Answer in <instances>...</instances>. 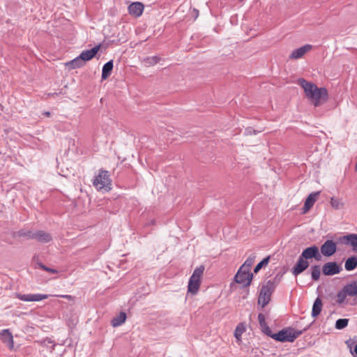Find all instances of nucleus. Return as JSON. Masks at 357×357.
<instances>
[{"instance_id":"c85d7f7f","label":"nucleus","mask_w":357,"mask_h":357,"mask_svg":"<svg viewBox=\"0 0 357 357\" xmlns=\"http://www.w3.org/2000/svg\"><path fill=\"white\" fill-rule=\"evenodd\" d=\"M349 323V319H339L336 321L335 328L337 329H343L346 326H347Z\"/></svg>"},{"instance_id":"f8f14e48","label":"nucleus","mask_w":357,"mask_h":357,"mask_svg":"<svg viewBox=\"0 0 357 357\" xmlns=\"http://www.w3.org/2000/svg\"><path fill=\"white\" fill-rule=\"evenodd\" d=\"M312 49V45L306 44L296 50H294L289 55L290 59H298L302 58L307 52Z\"/></svg>"},{"instance_id":"7c9ffc66","label":"nucleus","mask_w":357,"mask_h":357,"mask_svg":"<svg viewBox=\"0 0 357 357\" xmlns=\"http://www.w3.org/2000/svg\"><path fill=\"white\" fill-rule=\"evenodd\" d=\"M269 261V257H266L264 259L261 261H260L255 268L254 272L257 273L264 266H266L268 264Z\"/></svg>"},{"instance_id":"6ab92c4d","label":"nucleus","mask_w":357,"mask_h":357,"mask_svg":"<svg viewBox=\"0 0 357 357\" xmlns=\"http://www.w3.org/2000/svg\"><path fill=\"white\" fill-rule=\"evenodd\" d=\"M246 331V325L245 323H239L234 331V337L238 343H241L242 342V335Z\"/></svg>"},{"instance_id":"423d86ee","label":"nucleus","mask_w":357,"mask_h":357,"mask_svg":"<svg viewBox=\"0 0 357 357\" xmlns=\"http://www.w3.org/2000/svg\"><path fill=\"white\" fill-rule=\"evenodd\" d=\"M252 278L253 275L250 271L242 269L240 267L235 275V281L241 284L243 287H248L250 285Z\"/></svg>"},{"instance_id":"9d476101","label":"nucleus","mask_w":357,"mask_h":357,"mask_svg":"<svg viewBox=\"0 0 357 357\" xmlns=\"http://www.w3.org/2000/svg\"><path fill=\"white\" fill-rule=\"evenodd\" d=\"M340 266L335 261L328 262L322 266V272L325 275H333L340 272Z\"/></svg>"},{"instance_id":"f257e3e1","label":"nucleus","mask_w":357,"mask_h":357,"mask_svg":"<svg viewBox=\"0 0 357 357\" xmlns=\"http://www.w3.org/2000/svg\"><path fill=\"white\" fill-rule=\"evenodd\" d=\"M298 83L303 89L305 96L314 107L320 106L327 100L328 91L325 88H318L314 84L304 79H300Z\"/></svg>"},{"instance_id":"f03ea898","label":"nucleus","mask_w":357,"mask_h":357,"mask_svg":"<svg viewBox=\"0 0 357 357\" xmlns=\"http://www.w3.org/2000/svg\"><path fill=\"white\" fill-rule=\"evenodd\" d=\"M93 184L98 191H109L112 189V179L109 172L106 170H99L93 178Z\"/></svg>"},{"instance_id":"bb28decb","label":"nucleus","mask_w":357,"mask_h":357,"mask_svg":"<svg viewBox=\"0 0 357 357\" xmlns=\"http://www.w3.org/2000/svg\"><path fill=\"white\" fill-rule=\"evenodd\" d=\"M255 262V257H248L245 261L243 263V264L241 266L242 269H245L248 271H251L252 266L253 265Z\"/></svg>"},{"instance_id":"4be33fe9","label":"nucleus","mask_w":357,"mask_h":357,"mask_svg":"<svg viewBox=\"0 0 357 357\" xmlns=\"http://www.w3.org/2000/svg\"><path fill=\"white\" fill-rule=\"evenodd\" d=\"M126 314L123 312H121L118 315L114 317L111 321L113 327H117L123 324L126 320Z\"/></svg>"},{"instance_id":"20e7f679","label":"nucleus","mask_w":357,"mask_h":357,"mask_svg":"<svg viewBox=\"0 0 357 357\" xmlns=\"http://www.w3.org/2000/svg\"><path fill=\"white\" fill-rule=\"evenodd\" d=\"M275 284L271 281H268L262 284L258 297V305L261 307L267 305L271 298L272 294L275 290Z\"/></svg>"},{"instance_id":"4468645a","label":"nucleus","mask_w":357,"mask_h":357,"mask_svg":"<svg viewBox=\"0 0 357 357\" xmlns=\"http://www.w3.org/2000/svg\"><path fill=\"white\" fill-rule=\"evenodd\" d=\"M144 5L140 2H133L128 8L130 15L138 17L141 16L144 11Z\"/></svg>"},{"instance_id":"473e14b6","label":"nucleus","mask_w":357,"mask_h":357,"mask_svg":"<svg viewBox=\"0 0 357 357\" xmlns=\"http://www.w3.org/2000/svg\"><path fill=\"white\" fill-rule=\"evenodd\" d=\"M261 329L264 333L272 337L273 334H272L271 330L268 327V324H266L265 327H261Z\"/></svg>"},{"instance_id":"412c9836","label":"nucleus","mask_w":357,"mask_h":357,"mask_svg":"<svg viewBox=\"0 0 357 357\" xmlns=\"http://www.w3.org/2000/svg\"><path fill=\"white\" fill-rule=\"evenodd\" d=\"M85 62L82 59L80 58V56H78L73 60L66 63V66L68 67L70 69H75L79 68L84 66Z\"/></svg>"},{"instance_id":"a211bd4d","label":"nucleus","mask_w":357,"mask_h":357,"mask_svg":"<svg viewBox=\"0 0 357 357\" xmlns=\"http://www.w3.org/2000/svg\"><path fill=\"white\" fill-rule=\"evenodd\" d=\"M319 195V192L311 193L307 198L306 199L304 206H303V213H306L314 205L315 202L317 199V197Z\"/></svg>"},{"instance_id":"f3484780","label":"nucleus","mask_w":357,"mask_h":357,"mask_svg":"<svg viewBox=\"0 0 357 357\" xmlns=\"http://www.w3.org/2000/svg\"><path fill=\"white\" fill-rule=\"evenodd\" d=\"M308 266L309 262L303 257H300L298 260V262L296 263V266L293 269L294 275H297L300 274L303 271H305Z\"/></svg>"},{"instance_id":"1a4fd4ad","label":"nucleus","mask_w":357,"mask_h":357,"mask_svg":"<svg viewBox=\"0 0 357 357\" xmlns=\"http://www.w3.org/2000/svg\"><path fill=\"white\" fill-rule=\"evenodd\" d=\"M337 250V245L332 240H327L321 246V252L325 257L332 256Z\"/></svg>"},{"instance_id":"f704fd0d","label":"nucleus","mask_w":357,"mask_h":357,"mask_svg":"<svg viewBox=\"0 0 357 357\" xmlns=\"http://www.w3.org/2000/svg\"><path fill=\"white\" fill-rule=\"evenodd\" d=\"M59 296L61 297V298L68 299L69 301H73L74 300V297L73 296H71V295H60Z\"/></svg>"},{"instance_id":"b1692460","label":"nucleus","mask_w":357,"mask_h":357,"mask_svg":"<svg viewBox=\"0 0 357 357\" xmlns=\"http://www.w3.org/2000/svg\"><path fill=\"white\" fill-rule=\"evenodd\" d=\"M113 61L106 63L102 67V79H106L111 74L113 69Z\"/></svg>"},{"instance_id":"0eeeda50","label":"nucleus","mask_w":357,"mask_h":357,"mask_svg":"<svg viewBox=\"0 0 357 357\" xmlns=\"http://www.w3.org/2000/svg\"><path fill=\"white\" fill-rule=\"evenodd\" d=\"M301 257L305 259V260L314 258L316 260L319 261L321 258V256L319 251V248L315 245L305 249L303 251Z\"/></svg>"},{"instance_id":"a878e982","label":"nucleus","mask_w":357,"mask_h":357,"mask_svg":"<svg viewBox=\"0 0 357 357\" xmlns=\"http://www.w3.org/2000/svg\"><path fill=\"white\" fill-rule=\"evenodd\" d=\"M330 204L331 207L335 210L342 208L344 206V204L341 199L335 197L331 198Z\"/></svg>"},{"instance_id":"7ed1b4c3","label":"nucleus","mask_w":357,"mask_h":357,"mask_svg":"<svg viewBox=\"0 0 357 357\" xmlns=\"http://www.w3.org/2000/svg\"><path fill=\"white\" fill-rule=\"evenodd\" d=\"M204 271V266L202 265L199 266V267L195 269L188 282V293H190L192 295H195L197 294L201 285V279L202 278Z\"/></svg>"},{"instance_id":"5701e85b","label":"nucleus","mask_w":357,"mask_h":357,"mask_svg":"<svg viewBox=\"0 0 357 357\" xmlns=\"http://www.w3.org/2000/svg\"><path fill=\"white\" fill-rule=\"evenodd\" d=\"M322 301L319 298H317L315 300L312 310V316L313 317H317L321 312L322 310Z\"/></svg>"},{"instance_id":"aec40b11","label":"nucleus","mask_w":357,"mask_h":357,"mask_svg":"<svg viewBox=\"0 0 357 357\" xmlns=\"http://www.w3.org/2000/svg\"><path fill=\"white\" fill-rule=\"evenodd\" d=\"M343 290L348 296H354L357 295V282H352L343 287Z\"/></svg>"},{"instance_id":"c9c22d12","label":"nucleus","mask_w":357,"mask_h":357,"mask_svg":"<svg viewBox=\"0 0 357 357\" xmlns=\"http://www.w3.org/2000/svg\"><path fill=\"white\" fill-rule=\"evenodd\" d=\"M45 114L47 116H50V113L49 112H46L45 113Z\"/></svg>"},{"instance_id":"9b49d317","label":"nucleus","mask_w":357,"mask_h":357,"mask_svg":"<svg viewBox=\"0 0 357 357\" xmlns=\"http://www.w3.org/2000/svg\"><path fill=\"white\" fill-rule=\"evenodd\" d=\"M15 297L23 301H40L49 297L47 294H16Z\"/></svg>"},{"instance_id":"cd10ccee","label":"nucleus","mask_w":357,"mask_h":357,"mask_svg":"<svg viewBox=\"0 0 357 357\" xmlns=\"http://www.w3.org/2000/svg\"><path fill=\"white\" fill-rule=\"evenodd\" d=\"M312 278L314 280H318L320 277L321 271L319 266H313L311 268Z\"/></svg>"},{"instance_id":"e433bc0d","label":"nucleus","mask_w":357,"mask_h":357,"mask_svg":"<svg viewBox=\"0 0 357 357\" xmlns=\"http://www.w3.org/2000/svg\"><path fill=\"white\" fill-rule=\"evenodd\" d=\"M354 351L357 354V344L354 347Z\"/></svg>"},{"instance_id":"dca6fc26","label":"nucleus","mask_w":357,"mask_h":357,"mask_svg":"<svg viewBox=\"0 0 357 357\" xmlns=\"http://www.w3.org/2000/svg\"><path fill=\"white\" fill-rule=\"evenodd\" d=\"M101 45H98L95 46L91 50L83 51L80 54V58L84 60V61L86 63V61H89L91 60L93 57H95L96 54L98 52V51L100 50Z\"/></svg>"},{"instance_id":"393cba45","label":"nucleus","mask_w":357,"mask_h":357,"mask_svg":"<svg viewBox=\"0 0 357 357\" xmlns=\"http://www.w3.org/2000/svg\"><path fill=\"white\" fill-rule=\"evenodd\" d=\"M344 267L348 271L355 269L357 267V257L354 256L348 258L345 261Z\"/></svg>"},{"instance_id":"39448f33","label":"nucleus","mask_w":357,"mask_h":357,"mask_svg":"<svg viewBox=\"0 0 357 357\" xmlns=\"http://www.w3.org/2000/svg\"><path fill=\"white\" fill-rule=\"evenodd\" d=\"M301 334V331H295L293 328H285L278 333H274L272 338L280 342H292Z\"/></svg>"},{"instance_id":"72a5a7b5","label":"nucleus","mask_w":357,"mask_h":357,"mask_svg":"<svg viewBox=\"0 0 357 357\" xmlns=\"http://www.w3.org/2000/svg\"><path fill=\"white\" fill-rule=\"evenodd\" d=\"M40 267L42 269H43V270H45V271H47V272H49V273H57V271H56V270L53 269V268H48V267H47V266H44V265H43V264H40Z\"/></svg>"},{"instance_id":"2f4dec72","label":"nucleus","mask_w":357,"mask_h":357,"mask_svg":"<svg viewBox=\"0 0 357 357\" xmlns=\"http://www.w3.org/2000/svg\"><path fill=\"white\" fill-rule=\"evenodd\" d=\"M258 321L259 323V325L261 327H265L266 325L267 324L266 322V317L264 314L262 313H259L258 314Z\"/></svg>"},{"instance_id":"c756f323","label":"nucleus","mask_w":357,"mask_h":357,"mask_svg":"<svg viewBox=\"0 0 357 357\" xmlns=\"http://www.w3.org/2000/svg\"><path fill=\"white\" fill-rule=\"evenodd\" d=\"M347 296H348L347 294H346V293L344 292V291L342 289L337 294L336 302L339 304L343 303L345 301Z\"/></svg>"},{"instance_id":"6e6552de","label":"nucleus","mask_w":357,"mask_h":357,"mask_svg":"<svg viewBox=\"0 0 357 357\" xmlns=\"http://www.w3.org/2000/svg\"><path fill=\"white\" fill-rule=\"evenodd\" d=\"M27 236L30 239H36L40 243H48L52 239L50 234L44 231H38L34 233L29 232Z\"/></svg>"},{"instance_id":"2eb2a0df","label":"nucleus","mask_w":357,"mask_h":357,"mask_svg":"<svg viewBox=\"0 0 357 357\" xmlns=\"http://www.w3.org/2000/svg\"><path fill=\"white\" fill-rule=\"evenodd\" d=\"M0 339L6 344L10 350L14 348V340L12 333L8 329H4L0 333Z\"/></svg>"},{"instance_id":"ddd939ff","label":"nucleus","mask_w":357,"mask_h":357,"mask_svg":"<svg viewBox=\"0 0 357 357\" xmlns=\"http://www.w3.org/2000/svg\"><path fill=\"white\" fill-rule=\"evenodd\" d=\"M340 241L345 245H350L353 251L357 252V234H351L343 236L340 238Z\"/></svg>"}]
</instances>
